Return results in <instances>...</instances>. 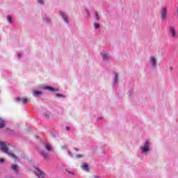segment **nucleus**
Here are the masks:
<instances>
[{"label":"nucleus","instance_id":"5701e85b","mask_svg":"<svg viewBox=\"0 0 178 178\" xmlns=\"http://www.w3.org/2000/svg\"><path fill=\"white\" fill-rule=\"evenodd\" d=\"M38 3H40L41 5L44 4V0H38Z\"/></svg>","mask_w":178,"mask_h":178},{"label":"nucleus","instance_id":"39448f33","mask_svg":"<svg viewBox=\"0 0 178 178\" xmlns=\"http://www.w3.org/2000/svg\"><path fill=\"white\" fill-rule=\"evenodd\" d=\"M32 94L33 95V97H40V95H42V92L41 91H38V90H32Z\"/></svg>","mask_w":178,"mask_h":178},{"label":"nucleus","instance_id":"1a4fd4ad","mask_svg":"<svg viewBox=\"0 0 178 178\" xmlns=\"http://www.w3.org/2000/svg\"><path fill=\"white\" fill-rule=\"evenodd\" d=\"M40 154L42 155V156H43L44 159H45L47 161V159H48V154H47V152L42 151L40 152Z\"/></svg>","mask_w":178,"mask_h":178},{"label":"nucleus","instance_id":"0eeeda50","mask_svg":"<svg viewBox=\"0 0 178 178\" xmlns=\"http://www.w3.org/2000/svg\"><path fill=\"white\" fill-rule=\"evenodd\" d=\"M170 31L172 34V37L173 38H176V31L175 30V28H173L172 26L170 27Z\"/></svg>","mask_w":178,"mask_h":178},{"label":"nucleus","instance_id":"ddd939ff","mask_svg":"<svg viewBox=\"0 0 178 178\" xmlns=\"http://www.w3.org/2000/svg\"><path fill=\"white\" fill-rule=\"evenodd\" d=\"M44 148L47 149V151H48V152H51L52 151V148L48 144L44 145Z\"/></svg>","mask_w":178,"mask_h":178},{"label":"nucleus","instance_id":"393cba45","mask_svg":"<svg viewBox=\"0 0 178 178\" xmlns=\"http://www.w3.org/2000/svg\"><path fill=\"white\" fill-rule=\"evenodd\" d=\"M95 15H96L97 19L99 20V17L98 15V13H95Z\"/></svg>","mask_w":178,"mask_h":178},{"label":"nucleus","instance_id":"6e6552de","mask_svg":"<svg viewBox=\"0 0 178 178\" xmlns=\"http://www.w3.org/2000/svg\"><path fill=\"white\" fill-rule=\"evenodd\" d=\"M43 116L46 118V119H51L52 114L50 112H45L43 113Z\"/></svg>","mask_w":178,"mask_h":178},{"label":"nucleus","instance_id":"c756f323","mask_svg":"<svg viewBox=\"0 0 178 178\" xmlns=\"http://www.w3.org/2000/svg\"><path fill=\"white\" fill-rule=\"evenodd\" d=\"M177 12H178V8H177Z\"/></svg>","mask_w":178,"mask_h":178},{"label":"nucleus","instance_id":"6ab92c4d","mask_svg":"<svg viewBox=\"0 0 178 178\" xmlns=\"http://www.w3.org/2000/svg\"><path fill=\"white\" fill-rule=\"evenodd\" d=\"M118 77H119V75L115 73L114 76L115 83H118Z\"/></svg>","mask_w":178,"mask_h":178},{"label":"nucleus","instance_id":"dca6fc26","mask_svg":"<svg viewBox=\"0 0 178 178\" xmlns=\"http://www.w3.org/2000/svg\"><path fill=\"white\" fill-rule=\"evenodd\" d=\"M10 168L13 170H14V172H16L17 173V172H19V169L17 168V165H12L10 166Z\"/></svg>","mask_w":178,"mask_h":178},{"label":"nucleus","instance_id":"f257e3e1","mask_svg":"<svg viewBox=\"0 0 178 178\" xmlns=\"http://www.w3.org/2000/svg\"><path fill=\"white\" fill-rule=\"evenodd\" d=\"M9 147H10V145L9 144H6L4 143H0V148L1 150L4 152V154H8V156L11 158V159H17V156L16 154L12 153V152L9 151Z\"/></svg>","mask_w":178,"mask_h":178},{"label":"nucleus","instance_id":"bb28decb","mask_svg":"<svg viewBox=\"0 0 178 178\" xmlns=\"http://www.w3.org/2000/svg\"><path fill=\"white\" fill-rule=\"evenodd\" d=\"M65 130H67V131H69V130H70V127H65Z\"/></svg>","mask_w":178,"mask_h":178},{"label":"nucleus","instance_id":"20e7f679","mask_svg":"<svg viewBox=\"0 0 178 178\" xmlns=\"http://www.w3.org/2000/svg\"><path fill=\"white\" fill-rule=\"evenodd\" d=\"M166 8H163L161 9V19L162 20H165V19H166Z\"/></svg>","mask_w":178,"mask_h":178},{"label":"nucleus","instance_id":"7ed1b4c3","mask_svg":"<svg viewBox=\"0 0 178 178\" xmlns=\"http://www.w3.org/2000/svg\"><path fill=\"white\" fill-rule=\"evenodd\" d=\"M43 88H44V90H49L51 92H55L59 91V89L51 87V86H46Z\"/></svg>","mask_w":178,"mask_h":178},{"label":"nucleus","instance_id":"f03ea898","mask_svg":"<svg viewBox=\"0 0 178 178\" xmlns=\"http://www.w3.org/2000/svg\"><path fill=\"white\" fill-rule=\"evenodd\" d=\"M148 151H149V142L146 140L145 143V146L142 149V152H148Z\"/></svg>","mask_w":178,"mask_h":178},{"label":"nucleus","instance_id":"2eb2a0df","mask_svg":"<svg viewBox=\"0 0 178 178\" xmlns=\"http://www.w3.org/2000/svg\"><path fill=\"white\" fill-rule=\"evenodd\" d=\"M102 56H103V60H106V59H108V58H109V54H108V53H103L102 54Z\"/></svg>","mask_w":178,"mask_h":178},{"label":"nucleus","instance_id":"aec40b11","mask_svg":"<svg viewBox=\"0 0 178 178\" xmlns=\"http://www.w3.org/2000/svg\"><path fill=\"white\" fill-rule=\"evenodd\" d=\"M7 19H8V22H9V23H12L13 18L11 16H8Z\"/></svg>","mask_w":178,"mask_h":178},{"label":"nucleus","instance_id":"f8f14e48","mask_svg":"<svg viewBox=\"0 0 178 178\" xmlns=\"http://www.w3.org/2000/svg\"><path fill=\"white\" fill-rule=\"evenodd\" d=\"M3 127H5V120L0 118V129H3Z\"/></svg>","mask_w":178,"mask_h":178},{"label":"nucleus","instance_id":"a878e982","mask_svg":"<svg viewBox=\"0 0 178 178\" xmlns=\"http://www.w3.org/2000/svg\"><path fill=\"white\" fill-rule=\"evenodd\" d=\"M3 162H5V159H0V163H3Z\"/></svg>","mask_w":178,"mask_h":178},{"label":"nucleus","instance_id":"4be33fe9","mask_svg":"<svg viewBox=\"0 0 178 178\" xmlns=\"http://www.w3.org/2000/svg\"><path fill=\"white\" fill-rule=\"evenodd\" d=\"M56 97H60L61 98H63V95H60L59 93H56Z\"/></svg>","mask_w":178,"mask_h":178},{"label":"nucleus","instance_id":"423d86ee","mask_svg":"<svg viewBox=\"0 0 178 178\" xmlns=\"http://www.w3.org/2000/svg\"><path fill=\"white\" fill-rule=\"evenodd\" d=\"M81 167L83 170H85V172H90V168L88 166V164L87 163L81 164Z\"/></svg>","mask_w":178,"mask_h":178},{"label":"nucleus","instance_id":"f3484780","mask_svg":"<svg viewBox=\"0 0 178 178\" xmlns=\"http://www.w3.org/2000/svg\"><path fill=\"white\" fill-rule=\"evenodd\" d=\"M60 15H61V16L63 17V20H65V22H67V17H66V15H65V13L63 12H60Z\"/></svg>","mask_w":178,"mask_h":178},{"label":"nucleus","instance_id":"b1692460","mask_svg":"<svg viewBox=\"0 0 178 178\" xmlns=\"http://www.w3.org/2000/svg\"><path fill=\"white\" fill-rule=\"evenodd\" d=\"M94 26L95 27V29H99V24H95Z\"/></svg>","mask_w":178,"mask_h":178},{"label":"nucleus","instance_id":"412c9836","mask_svg":"<svg viewBox=\"0 0 178 178\" xmlns=\"http://www.w3.org/2000/svg\"><path fill=\"white\" fill-rule=\"evenodd\" d=\"M15 101L17 102H19V101H22V97H15Z\"/></svg>","mask_w":178,"mask_h":178},{"label":"nucleus","instance_id":"a211bd4d","mask_svg":"<svg viewBox=\"0 0 178 178\" xmlns=\"http://www.w3.org/2000/svg\"><path fill=\"white\" fill-rule=\"evenodd\" d=\"M65 172H67L70 175H74V172L69 170V169L66 168Z\"/></svg>","mask_w":178,"mask_h":178},{"label":"nucleus","instance_id":"c85d7f7f","mask_svg":"<svg viewBox=\"0 0 178 178\" xmlns=\"http://www.w3.org/2000/svg\"><path fill=\"white\" fill-rule=\"evenodd\" d=\"M35 137H36V138H38V136H36Z\"/></svg>","mask_w":178,"mask_h":178},{"label":"nucleus","instance_id":"9b49d317","mask_svg":"<svg viewBox=\"0 0 178 178\" xmlns=\"http://www.w3.org/2000/svg\"><path fill=\"white\" fill-rule=\"evenodd\" d=\"M151 62L152 63L153 67H155L156 66V59H155V58H154V57H152Z\"/></svg>","mask_w":178,"mask_h":178},{"label":"nucleus","instance_id":"cd10ccee","mask_svg":"<svg viewBox=\"0 0 178 178\" xmlns=\"http://www.w3.org/2000/svg\"><path fill=\"white\" fill-rule=\"evenodd\" d=\"M93 178H99V177H97V175H94Z\"/></svg>","mask_w":178,"mask_h":178},{"label":"nucleus","instance_id":"4468645a","mask_svg":"<svg viewBox=\"0 0 178 178\" xmlns=\"http://www.w3.org/2000/svg\"><path fill=\"white\" fill-rule=\"evenodd\" d=\"M35 169H36V170H38V172H39V173L42 177H44V176H45V174H44V172L41 171V170H40V168H38V167H35Z\"/></svg>","mask_w":178,"mask_h":178},{"label":"nucleus","instance_id":"9d476101","mask_svg":"<svg viewBox=\"0 0 178 178\" xmlns=\"http://www.w3.org/2000/svg\"><path fill=\"white\" fill-rule=\"evenodd\" d=\"M21 101L23 105H26L29 102V99L27 97H22Z\"/></svg>","mask_w":178,"mask_h":178}]
</instances>
